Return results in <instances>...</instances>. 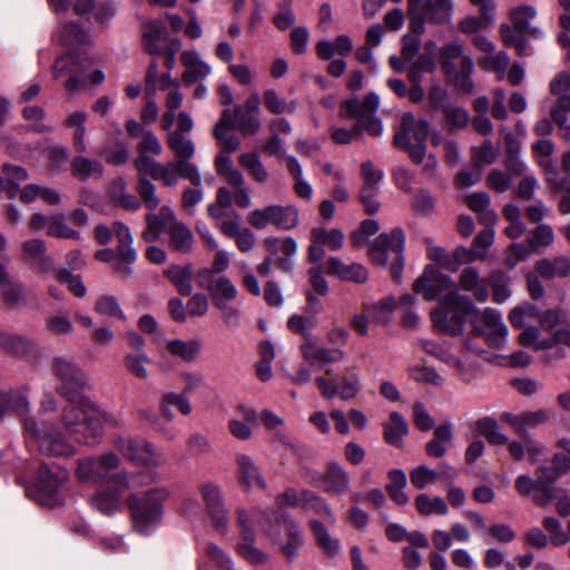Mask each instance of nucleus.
I'll return each instance as SVG.
<instances>
[{"mask_svg":"<svg viewBox=\"0 0 570 570\" xmlns=\"http://www.w3.org/2000/svg\"><path fill=\"white\" fill-rule=\"evenodd\" d=\"M65 406L61 413V422L65 430L78 443L95 445L101 438V430L95 421L96 410L89 400H80Z\"/></svg>","mask_w":570,"mask_h":570,"instance_id":"3","label":"nucleus"},{"mask_svg":"<svg viewBox=\"0 0 570 570\" xmlns=\"http://www.w3.org/2000/svg\"><path fill=\"white\" fill-rule=\"evenodd\" d=\"M311 530L318 547L328 556L334 557L340 552V541L332 538L327 529L320 521H311Z\"/></svg>","mask_w":570,"mask_h":570,"instance_id":"54","label":"nucleus"},{"mask_svg":"<svg viewBox=\"0 0 570 570\" xmlns=\"http://www.w3.org/2000/svg\"><path fill=\"white\" fill-rule=\"evenodd\" d=\"M227 129H235L233 114L229 108L222 111L220 118L214 127L213 135L220 145V153L230 154L239 149L240 140L237 136L227 134Z\"/></svg>","mask_w":570,"mask_h":570,"instance_id":"28","label":"nucleus"},{"mask_svg":"<svg viewBox=\"0 0 570 570\" xmlns=\"http://www.w3.org/2000/svg\"><path fill=\"white\" fill-rule=\"evenodd\" d=\"M475 428L490 444L503 445L508 442V438L500 432L497 420L490 416L482 417L475 422Z\"/></svg>","mask_w":570,"mask_h":570,"instance_id":"57","label":"nucleus"},{"mask_svg":"<svg viewBox=\"0 0 570 570\" xmlns=\"http://www.w3.org/2000/svg\"><path fill=\"white\" fill-rule=\"evenodd\" d=\"M535 272L546 279L564 278L570 275V259L566 256H554L538 259Z\"/></svg>","mask_w":570,"mask_h":570,"instance_id":"32","label":"nucleus"},{"mask_svg":"<svg viewBox=\"0 0 570 570\" xmlns=\"http://www.w3.org/2000/svg\"><path fill=\"white\" fill-rule=\"evenodd\" d=\"M26 439L33 443L39 452L47 456L70 458L76 449L55 425H39L33 419L24 417Z\"/></svg>","mask_w":570,"mask_h":570,"instance_id":"6","label":"nucleus"},{"mask_svg":"<svg viewBox=\"0 0 570 570\" xmlns=\"http://www.w3.org/2000/svg\"><path fill=\"white\" fill-rule=\"evenodd\" d=\"M121 499L117 493L107 489L101 490L90 499V504L106 515H112L120 507Z\"/></svg>","mask_w":570,"mask_h":570,"instance_id":"58","label":"nucleus"},{"mask_svg":"<svg viewBox=\"0 0 570 570\" xmlns=\"http://www.w3.org/2000/svg\"><path fill=\"white\" fill-rule=\"evenodd\" d=\"M478 314L479 309L472 299L466 295L458 294L433 308L431 320L438 331L451 336H459L463 334L465 318Z\"/></svg>","mask_w":570,"mask_h":570,"instance_id":"4","label":"nucleus"},{"mask_svg":"<svg viewBox=\"0 0 570 570\" xmlns=\"http://www.w3.org/2000/svg\"><path fill=\"white\" fill-rule=\"evenodd\" d=\"M420 10L430 23L444 24L452 18L453 3L452 0H425Z\"/></svg>","mask_w":570,"mask_h":570,"instance_id":"34","label":"nucleus"},{"mask_svg":"<svg viewBox=\"0 0 570 570\" xmlns=\"http://www.w3.org/2000/svg\"><path fill=\"white\" fill-rule=\"evenodd\" d=\"M413 291L421 294L425 301L440 299V303L460 294L456 283L434 265L424 268L422 275L414 282Z\"/></svg>","mask_w":570,"mask_h":570,"instance_id":"8","label":"nucleus"},{"mask_svg":"<svg viewBox=\"0 0 570 570\" xmlns=\"http://www.w3.org/2000/svg\"><path fill=\"white\" fill-rule=\"evenodd\" d=\"M237 465L238 483L244 491L267 489V483L254 460L244 453H239L235 458Z\"/></svg>","mask_w":570,"mask_h":570,"instance_id":"21","label":"nucleus"},{"mask_svg":"<svg viewBox=\"0 0 570 570\" xmlns=\"http://www.w3.org/2000/svg\"><path fill=\"white\" fill-rule=\"evenodd\" d=\"M247 222L256 229H264L268 225L281 230H291L298 224V210L293 205H269L264 208L252 210Z\"/></svg>","mask_w":570,"mask_h":570,"instance_id":"11","label":"nucleus"},{"mask_svg":"<svg viewBox=\"0 0 570 570\" xmlns=\"http://www.w3.org/2000/svg\"><path fill=\"white\" fill-rule=\"evenodd\" d=\"M396 303L393 296H386L376 303H364V311L376 323H387L391 313L395 309Z\"/></svg>","mask_w":570,"mask_h":570,"instance_id":"53","label":"nucleus"},{"mask_svg":"<svg viewBox=\"0 0 570 570\" xmlns=\"http://www.w3.org/2000/svg\"><path fill=\"white\" fill-rule=\"evenodd\" d=\"M326 273L342 281L364 284L368 279L367 269L360 263L346 264L338 257H330L326 261Z\"/></svg>","mask_w":570,"mask_h":570,"instance_id":"24","label":"nucleus"},{"mask_svg":"<svg viewBox=\"0 0 570 570\" xmlns=\"http://www.w3.org/2000/svg\"><path fill=\"white\" fill-rule=\"evenodd\" d=\"M69 473L60 466H39L36 483L28 488L27 495L45 507H56L62 503L61 487L67 482Z\"/></svg>","mask_w":570,"mask_h":570,"instance_id":"7","label":"nucleus"},{"mask_svg":"<svg viewBox=\"0 0 570 570\" xmlns=\"http://www.w3.org/2000/svg\"><path fill=\"white\" fill-rule=\"evenodd\" d=\"M47 234L56 238L79 239L80 233L66 224L63 214H57L49 218Z\"/></svg>","mask_w":570,"mask_h":570,"instance_id":"61","label":"nucleus"},{"mask_svg":"<svg viewBox=\"0 0 570 570\" xmlns=\"http://www.w3.org/2000/svg\"><path fill=\"white\" fill-rule=\"evenodd\" d=\"M520 344L531 346L535 351H543L553 346L551 338H541L540 330L535 326L525 327L519 336Z\"/></svg>","mask_w":570,"mask_h":570,"instance_id":"63","label":"nucleus"},{"mask_svg":"<svg viewBox=\"0 0 570 570\" xmlns=\"http://www.w3.org/2000/svg\"><path fill=\"white\" fill-rule=\"evenodd\" d=\"M421 345H422L423 351L425 353H428L429 355L433 356L434 358H436L450 366H453L460 371L463 370V367H464L463 362L450 352L448 345L440 344L434 341H422Z\"/></svg>","mask_w":570,"mask_h":570,"instance_id":"48","label":"nucleus"},{"mask_svg":"<svg viewBox=\"0 0 570 570\" xmlns=\"http://www.w3.org/2000/svg\"><path fill=\"white\" fill-rule=\"evenodd\" d=\"M175 218V213L168 206H163L157 214L149 210L145 217L146 228L141 234L142 239L146 243H155L165 229L168 230V226L173 224Z\"/></svg>","mask_w":570,"mask_h":570,"instance_id":"25","label":"nucleus"},{"mask_svg":"<svg viewBox=\"0 0 570 570\" xmlns=\"http://www.w3.org/2000/svg\"><path fill=\"white\" fill-rule=\"evenodd\" d=\"M0 348L7 354L27 362L37 357V344L33 340L0 328Z\"/></svg>","mask_w":570,"mask_h":570,"instance_id":"19","label":"nucleus"},{"mask_svg":"<svg viewBox=\"0 0 570 570\" xmlns=\"http://www.w3.org/2000/svg\"><path fill=\"white\" fill-rule=\"evenodd\" d=\"M474 71V63L471 57H463L460 62V68L455 67L452 72H444L452 81L453 86L461 94H471L474 89L472 73Z\"/></svg>","mask_w":570,"mask_h":570,"instance_id":"33","label":"nucleus"},{"mask_svg":"<svg viewBox=\"0 0 570 570\" xmlns=\"http://www.w3.org/2000/svg\"><path fill=\"white\" fill-rule=\"evenodd\" d=\"M464 50L459 39L451 41L442 47L440 51V62L444 72H452L456 67L455 60L463 59Z\"/></svg>","mask_w":570,"mask_h":570,"instance_id":"60","label":"nucleus"},{"mask_svg":"<svg viewBox=\"0 0 570 570\" xmlns=\"http://www.w3.org/2000/svg\"><path fill=\"white\" fill-rule=\"evenodd\" d=\"M509 17L512 21L513 28L520 33H525L529 30L530 20L537 17V10L533 6L522 4L510 10Z\"/></svg>","mask_w":570,"mask_h":570,"instance_id":"62","label":"nucleus"},{"mask_svg":"<svg viewBox=\"0 0 570 570\" xmlns=\"http://www.w3.org/2000/svg\"><path fill=\"white\" fill-rule=\"evenodd\" d=\"M480 318L488 327V331H483L474 325V333L483 336L490 346L503 348L508 342L509 328L504 324L501 314L494 308L487 307L480 314Z\"/></svg>","mask_w":570,"mask_h":570,"instance_id":"18","label":"nucleus"},{"mask_svg":"<svg viewBox=\"0 0 570 570\" xmlns=\"http://www.w3.org/2000/svg\"><path fill=\"white\" fill-rule=\"evenodd\" d=\"M199 493L212 525L217 531L225 533L229 525V517L220 487L212 482H205L199 485Z\"/></svg>","mask_w":570,"mask_h":570,"instance_id":"14","label":"nucleus"},{"mask_svg":"<svg viewBox=\"0 0 570 570\" xmlns=\"http://www.w3.org/2000/svg\"><path fill=\"white\" fill-rule=\"evenodd\" d=\"M167 351L173 356H178L185 362L195 361L202 352L199 340L183 341L179 338L167 342Z\"/></svg>","mask_w":570,"mask_h":570,"instance_id":"46","label":"nucleus"},{"mask_svg":"<svg viewBox=\"0 0 570 570\" xmlns=\"http://www.w3.org/2000/svg\"><path fill=\"white\" fill-rule=\"evenodd\" d=\"M112 445L126 460L135 465L155 468L164 462L159 451L144 438L116 435Z\"/></svg>","mask_w":570,"mask_h":570,"instance_id":"9","label":"nucleus"},{"mask_svg":"<svg viewBox=\"0 0 570 570\" xmlns=\"http://www.w3.org/2000/svg\"><path fill=\"white\" fill-rule=\"evenodd\" d=\"M303 357L311 364L321 366L330 363L340 362L345 357V353L340 348H327L317 345L312 337H307L301 346Z\"/></svg>","mask_w":570,"mask_h":570,"instance_id":"27","label":"nucleus"},{"mask_svg":"<svg viewBox=\"0 0 570 570\" xmlns=\"http://www.w3.org/2000/svg\"><path fill=\"white\" fill-rule=\"evenodd\" d=\"M176 406L183 415H189L191 413V405L186 393L167 392L163 394L160 400V409L163 413L168 417L173 419V413L169 407Z\"/></svg>","mask_w":570,"mask_h":570,"instance_id":"56","label":"nucleus"},{"mask_svg":"<svg viewBox=\"0 0 570 570\" xmlns=\"http://www.w3.org/2000/svg\"><path fill=\"white\" fill-rule=\"evenodd\" d=\"M22 261L39 268L47 271L51 266V259L47 256V247L42 239L32 238L21 244Z\"/></svg>","mask_w":570,"mask_h":570,"instance_id":"31","label":"nucleus"},{"mask_svg":"<svg viewBox=\"0 0 570 570\" xmlns=\"http://www.w3.org/2000/svg\"><path fill=\"white\" fill-rule=\"evenodd\" d=\"M45 328L51 335L65 336L73 332V324L67 309H58L45 318Z\"/></svg>","mask_w":570,"mask_h":570,"instance_id":"44","label":"nucleus"},{"mask_svg":"<svg viewBox=\"0 0 570 570\" xmlns=\"http://www.w3.org/2000/svg\"><path fill=\"white\" fill-rule=\"evenodd\" d=\"M179 178L188 179L194 186L202 184V175L195 164L184 159L161 164L151 179L161 180L165 186H176Z\"/></svg>","mask_w":570,"mask_h":570,"instance_id":"17","label":"nucleus"},{"mask_svg":"<svg viewBox=\"0 0 570 570\" xmlns=\"http://www.w3.org/2000/svg\"><path fill=\"white\" fill-rule=\"evenodd\" d=\"M552 501H557V512L561 517L570 515V497L566 489H550L544 494L533 497V502L540 508L548 507Z\"/></svg>","mask_w":570,"mask_h":570,"instance_id":"42","label":"nucleus"},{"mask_svg":"<svg viewBox=\"0 0 570 570\" xmlns=\"http://www.w3.org/2000/svg\"><path fill=\"white\" fill-rule=\"evenodd\" d=\"M150 363L151 360L145 352L127 353L124 356V365L127 372L141 381L148 380V365Z\"/></svg>","mask_w":570,"mask_h":570,"instance_id":"50","label":"nucleus"},{"mask_svg":"<svg viewBox=\"0 0 570 570\" xmlns=\"http://www.w3.org/2000/svg\"><path fill=\"white\" fill-rule=\"evenodd\" d=\"M115 237L117 247L99 249L95 258L102 263L111 264L112 271L122 279H128L132 273V265L137 261V250L134 248V237L130 228L122 222H115Z\"/></svg>","mask_w":570,"mask_h":570,"instance_id":"5","label":"nucleus"},{"mask_svg":"<svg viewBox=\"0 0 570 570\" xmlns=\"http://www.w3.org/2000/svg\"><path fill=\"white\" fill-rule=\"evenodd\" d=\"M235 129L239 130L243 135H256L261 127L259 117L252 112H246L244 107L237 105L234 108V119Z\"/></svg>","mask_w":570,"mask_h":570,"instance_id":"51","label":"nucleus"},{"mask_svg":"<svg viewBox=\"0 0 570 570\" xmlns=\"http://www.w3.org/2000/svg\"><path fill=\"white\" fill-rule=\"evenodd\" d=\"M120 464V456L108 451L98 456L79 460L76 475L81 482H99L106 480L109 473L118 469Z\"/></svg>","mask_w":570,"mask_h":570,"instance_id":"13","label":"nucleus"},{"mask_svg":"<svg viewBox=\"0 0 570 570\" xmlns=\"http://www.w3.org/2000/svg\"><path fill=\"white\" fill-rule=\"evenodd\" d=\"M169 246L179 253H189L193 249L194 236L191 230L177 218L168 226Z\"/></svg>","mask_w":570,"mask_h":570,"instance_id":"37","label":"nucleus"},{"mask_svg":"<svg viewBox=\"0 0 570 570\" xmlns=\"http://www.w3.org/2000/svg\"><path fill=\"white\" fill-rule=\"evenodd\" d=\"M164 275L171 282L180 295L189 296L191 294L194 275L191 265H170L164 271Z\"/></svg>","mask_w":570,"mask_h":570,"instance_id":"36","label":"nucleus"},{"mask_svg":"<svg viewBox=\"0 0 570 570\" xmlns=\"http://www.w3.org/2000/svg\"><path fill=\"white\" fill-rule=\"evenodd\" d=\"M384 440L387 444L400 448L403 438L409 433L405 419L397 412L390 414V421L384 423Z\"/></svg>","mask_w":570,"mask_h":570,"instance_id":"40","label":"nucleus"},{"mask_svg":"<svg viewBox=\"0 0 570 570\" xmlns=\"http://www.w3.org/2000/svg\"><path fill=\"white\" fill-rule=\"evenodd\" d=\"M317 325V315L306 313L304 309L303 315L294 314L287 321L288 328L296 334H302L305 340L311 337L308 331Z\"/></svg>","mask_w":570,"mask_h":570,"instance_id":"64","label":"nucleus"},{"mask_svg":"<svg viewBox=\"0 0 570 570\" xmlns=\"http://www.w3.org/2000/svg\"><path fill=\"white\" fill-rule=\"evenodd\" d=\"M443 117L451 131L466 128L471 120L470 114L464 107L453 104L444 107Z\"/></svg>","mask_w":570,"mask_h":570,"instance_id":"59","label":"nucleus"},{"mask_svg":"<svg viewBox=\"0 0 570 570\" xmlns=\"http://www.w3.org/2000/svg\"><path fill=\"white\" fill-rule=\"evenodd\" d=\"M459 283L462 289L472 292L476 301L483 303L489 297L488 285L480 278L479 272L474 267H465L459 276Z\"/></svg>","mask_w":570,"mask_h":570,"instance_id":"35","label":"nucleus"},{"mask_svg":"<svg viewBox=\"0 0 570 570\" xmlns=\"http://www.w3.org/2000/svg\"><path fill=\"white\" fill-rule=\"evenodd\" d=\"M466 204L470 209L478 214L479 220L488 226H492L497 220V214L490 208L491 198L488 193H473L466 197Z\"/></svg>","mask_w":570,"mask_h":570,"instance_id":"38","label":"nucleus"},{"mask_svg":"<svg viewBox=\"0 0 570 570\" xmlns=\"http://www.w3.org/2000/svg\"><path fill=\"white\" fill-rule=\"evenodd\" d=\"M70 171L76 179L83 181L90 177H100L104 166L99 160L76 156L70 160Z\"/></svg>","mask_w":570,"mask_h":570,"instance_id":"39","label":"nucleus"},{"mask_svg":"<svg viewBox=\"0 0 570 570\" xmlns=\"http://www.w3.org/2000/svg\"><path fill=\"white\" fill-rule=\"evenodd\" d=\"M405 244V234L401 227H394L390 233L380 234L370 245V257L374 264L385 266L389 253L392 252L401 259Z\"/></svg>","mask_w":570,"mask_h":570,"instance_id":"15","label":"nucleus"},{"mask_svg":"<svg viewBox=\"0 0 570 570\" xmlns=\"http://www.w3.org/2000/svg\"><path fill=\"white\" fill-rule=\"evenodd\" d=\"M51 371L55 377L60 381L57 392L68 401H73L88 385L85 372L67 357H53Z\"/></svg>","mask_w":570,"mask_h":570,"instance_id":"10","label":"nucleus"},{"mask_svg":"<svg viewBox=\"0 0 570 570\" xmlns=\"http://www.w3.org/2000/svg\"><path fill=\"white\" fill-rule=\"evenodd\" d=\"M238 163L255 181L259 184L267 181L268 173L256 153L242 154L238 157Z\"/></svg>","mask_w":570,"mask_h":570,"instance_id":"55","label":"nucleus"},{"mask_svg":"<svg viewBox=\"0 0 570 570\" xmlns=\"http://www.w3.org/2000/svg\"><path fill=\"white\" fill-rule=\"evenodd\" d=\"M415 508L421 515L429 517L431 514L446 515L449 507L441 497L431 498L425 493H421L415 498Z\"/></svg>","mask_w":570,"mask_h":570,"instance_id":"52","label":"nucleus"},{"mask_svg":"<svg viewBox=\"0 0 570 570\" xmlns=\"http://www.w3.org/2000/svg\"><path fill=\"white\" fill-rule=\"evenodd\" d=\"M156 480V473H149L147 475L139 473H131L128 471H118L109 473L106 478V488L112 493H117L121 499L122 493L130 489L132 485H144Z\"/></svg>","mask_w":570,"mask_h":570,"instance_id":"26","label":"nucleus"},{"mask_svg":"<svg viewBox=\"0 0 570 570\" xmlns=\"http://www.w3.org/2000/svg\"><path fill=\"white\" fill-rule=\"evenodd\" d=\"M194 121L189 114L180 111L177 115V127L169 130L166 137L168 148L174 153L175 159L190 161L196 153V146L190 138Z\"/></svg>","mask_w":570,"mask_h":570,"instance_id":"12","label":"nucleus"},{"mask_svg":"<svg viewBox=\"0 0 570 570\" xmlns=\"http://www.w3.org/2000/svg\"><path fill=\"white\" fill-rule=\"evenodd\" d=\"M237 524L239 528V540L236 543L237 553L252 564L264 563L266 554L255 547V533L249 524V515L243 508L236 510Z\"/></svg>","mask_w":570,"mask_h":570,"instance_id":"16","label":"nucleus"},{"mask_svg":"<svg viewBox=\"0 0 570 570\" xmlns=\"http://www.w3.org/2000/svg\"><path fill=\"white\" fill-rule=\"evenodd\" d=\"M389 483L385 490L397 505H406L410 501L407 494L404 492V488L407 483L405 472L401 469H393L387 473Z\"/></svg>","mask_w":570,"mask_h":570,"instance_id":"41","label":"nucleus"},{"mask_svg":"<svg viewBox=\"0 0 570 570\" xmlns=\"http://www.w3.org/2000/svg\"><path fill=\"white\" fill-rule=\"evenodd\" d=\"M180 59L185 67L181 77L185 85H193L207 77L212 71L210 66L200 58L197 51L186 50L181 52Z\"/></svg>","mask_w":570,"mask_h":570,"instance_id":"29","label":"nucleus"},{"mask_svg":"<svg viewBox=\"0 0 570 570\" xmlns=\"http://www.w3.org/2000/svg\"><path fill=\"white\" fill-rule=\"evenodd\" d=\"M380 106V98L376 94L370 92L362 102L353 98L342 104L340 116L342 118H354L356 122L351 129L332 127L331 137L335 144L347 145L354 140L363 139V131L377 137L383 131L381 119L376 116Z\"/></svg>","mask_w":570,"mask_h":570,"instance_id":"1","label":"nucleus"},{"mask_svg":"<svg viewBox=\"0 0 570 570\" xmlns=\"http://www.w3.org/2000/svg\"><path fill=\"white\" fill-rule=\"evenodd\" d=\"M29 409V401L26 394L20 390L9 392L0 391V415L11 410L17 414L24 416Z\"/></svg>","mask_w":570,"mask_h":570,"instance_id":"45","label":"nucleus"},{"mask_svg":"<svg viewBox=\"0 0 570 570\" xmlns=\"http://www.w3.org/2000/svg\"><path fill=\"white\" fill-rule=\"evenodd\" d=\"M208 273L205 274L207 276ZM197 284L206 289L213 301L214 306L217 304L228 303L237 297V287L226 276H218L205 279L203 275H196Z\"/></svg>","mask_w":570,"mask_h":570,"instance_id":"23","label":"nucleus"},{"mask_svg":"<svg viewBox=\"0 0 570 570\" xmlns=\"http://www.w3.org/2000/svg\"><path fill=\"white\" fill-rule=\"evenodd\" d=\"M322 484L323 491L341 495L348 491L350 478L341 464L333 462L323 474Z\"/></svg>","mask_w":570,"mask_h":570,"instance_id":"30","label":"nucleus"},{"mask_svg":"<svg viewBox=\"0 0 570 570\" xmlns=\"http://www.w3.org/2000/svg\"><path fill=\"white\" fill-rule=\"evenodd\" d=\"M430 125L425 119H416L413 114L405 112L401 118L400 129L394 136L395 146H406L409 142H425Z\"/></svg>","mask_w":570,"mask_h":570,"instance_id":"20","label":"nucleus"},{"mask_svg":"<svg viewBox=\"0 0 570 570\" xmlns=\"http://www.w3.org/2000/svg\"><path fill=\"white\" fill-rule=\"evenodd\" d=\"M0 301L8 309L20 308L27 302L24 284L13 279L3 264H0Z\"/></svg>","mask_w":570,"mask_h":570,"instance_id":"22","label":"nucleus"},{"mask_svg":"<svg viewBox=\"0 0 570 570\" xmlns=\"http://www.w3.org/2000/svg\"><path fill=\"white\" fill-rule=\"evenodd\" d=\"M311 240L321 246H327L332 250H337L343 246L344 234L338 228L328 230L324 227H314L311 230Z\"/></svg>","mask_w":570,"mask_h":570,"instance_id":"49","label":"nucleus"},{"mask_svg":"<svg viewBox=\"0 0 570 570\" xmlns=\"http://www.w3.org/2000/svg\"><path fill=\"white\" fill-rule=\"evenodd\" d=\"M285 532L287 541L281 546L284 557L293 561L298 554L299 548L303 546L304 540L299 527L294 521H285Z\"/></svg>","mask_w":570,"mask_h":570,"instance_id":"47","label":"nucleus"},{"mask_svg":"<svg viewBox=\"0 0 570 570\" xmlns=\"http://www.w3.org/2000/svg\"><path fill=\"white\" fill-rule=\"evenodd\" d=\"M167 487H156L145 492L132 493L127 499L135 531L147 534L163 519L164 503L169 499Z\"/></svg>","mask_w":570,"mask_h":570,"instance_id":"2","label":"nucleus"},{"mask_svg":"<svg viewBox=\"0 0 570 570\" xmlns=\"http://www.w3.org/2000/svg\"><path fill=\"white\" fill-rule=\"evenodd\" d=\"M87 114L82 110L71 112L65 120V127L72 128L73 148L77 153H85L87 145L85 141Z\"/></svg>","mask_w":570,"mask_h":570,"instance_id":"43","label":"nucleus"}]
</instances>
